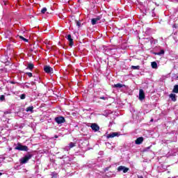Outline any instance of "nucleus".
I'll use <instances>...</instances> for the list:
<instances>
[{
	"label": "nucleus",
	"instance_id": "nucleus-38",
	"mask_svg": "<svg viewBox=\"0 0 178 178\" xmlns=\"http://www.w3.org/2000/svg\"><path fill=\"white\" fill-rule=\"evenodd\" d=\"M176 1H178V0H176Z\"/></svg>",
	"mask_w": 178,
	"mask_h": 178
},
{
	"label": "nucleus",
	"instance_id": "nucleus-31",
	"mask_svg": "<svg viewBox=\"0 0 178 178\" xmlns=\"http://www.w3.org/2000/svg\"><path fill=\"white\" fill-rule=\"evenodd\" d=\"M26 88H30V86L29 85H25Z\"/></svg>",
	"mask_w": 178,
	"mask_h": 178
},
{
	"label": "nucleus",
	"instance_id": "nucleus-25",
	"mask_svg": "<svg viewBox=\"0 0 178 178\" xmlns=\"http://www.w3.org/2000/svg\"><path fill=\"white\" fill-rule=\"evenodd\" d=\"M96 21L99 22L101 19H102V15H99L96 18H95Z\"/></svg>",
	"mask_w": 178,
	"mask_h": 178
},
{
	"label": "nucleus",
	"instance_id": "nucleus-1",
	"mask_svg": "<svg viewBox=\"0 0 178 178\" xmlns=\"http://www.w3.org/2000/svg\"><path fill=\"white\" fill-rule=\"evenodd\" d=\"M33 158V154L28 153L26 155H25L23 158H22L19 161L20 163L22 165H24V163H27L29 161H30V159Z\"/></svg>",
	"mask_w": 178,
	"mask_h": 178
},
{
	"label": "nucleus",
	"instance_id": "nucleus-33",
	"mask_svg": "<svg viewBox=\"0 0 178 178\" xmlns=\"http://www.w3.org/2000/svg\"><path fill=\"white\" fill-rule=\"evenodd\" d=\"M138 178H144V177H143V176H141V175H140V176H138Z\"/></svg>",
	"mask_w": 178,
	"mask_h": 178
},
{
	"label": "nucleus",
	"instance_id": "nucleus-27",
	"mask_svg": "<svg viewBox=\"0 0 178 178\" xmlns=\"http://www.w3.org/2000/svg\"><path fill=\"white\" fill-rule=\"evenodd\" d=\"M20 98H21V99H26V95L25 94L21 95Z\"/></svg>",
	"mask_w": 178,
	"mask_h": 178
},
{
	"label": "nucleus",
	"instance_id": "nucleus-7",
	"mask_svg": "<svg viewBox=\"0 0 178 178\" xmlns=\"http://www.w3.org/2000/svg\"><path fill=\"white\" fill-rule=\"evenodd\" d=\"M119 136H120V134H119V132H113L108 134L106 138H113L114 137H119Z\"/></svg>",
	"mask_w": 178,
	"mask_h": 178
},
{
	"label": "nucleus",
	"instance_id": "nucleus-2",
	"mask_svg": "<svg viewBox=\"0 0 178 178\" xmlns=\"http://www.w3.org/2000/svg\"><path fill=\"white\" fill-rule=\"evenodd\" d=\"M15 149H17V151H29V147L26 145H23L21 143H17V147H15Z\"/></svg>",
	"mask_w": 178,
	"mask_h": 178
},
{
	"label": "nucleus",
	"instance_id": "nucleus-15",
	"mask_svg": "<svg viewBox=\"0 0 178 178\" xmlns=\"http://www.w3.org/2000/svg\"><path fill=\"white\" fill-rule=\"evenodd\" d=\"M152 69H158V64L156 63V62L154 61L152 62Z\"/></svg>",
	"mask_w": 178,
	"mask_h": 178
},
{
	"label": "nucleus",
	"instance_id": "nucleus-28",
	"mask_svg": "<svg viewBox=\"0 0 178 178\" xmlns=\"http://www.w3.org/2000/svg\"><path fill=\"white\" fill-rule=\"evenodd\" d=\"M26 74H27L29 77H33V73L31 72H26Z\"/></svg>",
	"mask_w": 178,
	"mask_h": 178
},
{
	"label": "nucleus",
	"instance_id": "nucleus-32",
	"mask_svg": "<svg viewBox=\"0 0 178 178\" xmlns=\"http://www.w3.org/2000/svg\"><path fill=\"white\" fill-rule=\"evenodd\" d=\"M54 138H59V136H58V135H55Z\"/></svg>",
	"mask_w": 178,
	"mask_h": 178
},
{
	"label": "nucleus",
	"instance_id": "nucleus-35",
	"mask_svg": "<svg viewBox=\"0 0 178 178\" xmlns=\"http://www.w3.org/2000/svg\"><path fill=\"white\" fill-rule=\"evenodd\" d=\"M150 122H154V119L152 118V119L150 120Z\"/></svg>",
	"mask_w": 178,
	"mask_h": 178
},
{
	"label": "nucleus",
	"instance_id": "nucleus-11",
	"mask_svg": "<svg viewBox=\"0 0 178 178\" xmlns=\"http://www.w3.org/2000/svg\"><path fill=\"white\" fill-rule=\"evenodd\" d=\"M171 101H172L173 102H176V101H177V99H176V94L174 93H171L169 95Z\"/></svg>",
	"mask_w": 178,
	"mask_h": 178
},
{
	"label": "nucleus",
	"instance_id": "nucleus-30",
	"mask_svg": "<svg viewBox=\"0 0 178 178\" xmlns=\"http://www.w3.org/2000/svg\"><path fill=\"white\" fill-rule=\"evenodd\" d=\"M10 84H16V82L13 81H10Z\"/></svg>",
	"mask_w": 178,
	"mask_h": 178
},
{
	"label": "nucleus",
	"instance_id": "nucleus-34",
	"mask_svg": "<svg viewBox=\"0 0 178 178\" xmlns=\"http://www.w3.org/2000/svg\"><path fill=\"white\" fill-rule=\"evenodd\" d=\"M149 148H151V146L147 147V149H149Z\"/></svg>",
	"mask_w": 178,
	"mask_h": 178
},
{
	"label": "nucleus",
	"instance_id": "nucleus-37",
	"mask_svg": "<svg viewBox=\"0 0 178 178\" xmlns=\"http://www.w3.org/2000/svg\"><path fill=\"white\" fill-rule=\"evenodd\" d=\"M0 176H2V172H0Z\"/></svg>",
	"mask_w": 178,
	"mask_h": 178
},
{
	"label": "nucleus",
	"instance_id": "nucleus-26",
	"mask_svg": "<svg viewBox=\"0 0 178 178\" xmlns=\"http://www.w3.org/2000/svg\"><path fill=\"white\" fill-rule=\"evenodd\" d=\"M0 101H1V102L5 101V95H2L0 97Z\"/></svg>",
	"mask_w": 178,
	"mask_h": 178
},
{
	"label": "nucleus",
	"instance_id": "nucleus-3",
	"mask_svg": "<svg viewBox=\"0 0 178 178\" xmlns=\"http://www.w3.org/2000/svg\"><path fill=\"white\" fill-rule=\"evenodd\" d=\"M43 70L44 72L48 74L54 73V68L51 67L49 65H44Z\"/></svg>",
	"mask_w": 178,
	"mask_h": 178
},
{
	"label": "nucleus",
	"instance_id": "nucleus-8",
	"mask_svg": "<svg viewBox=\"0 0 178 178\" xmlns=\"http://www.w3.org/2000/svg\"><path fill=\"white\" fill-rule=\"evenodd\" d=\"M67 40L69 41V46L72 47L74 44V42H73V39L72 38V35L69 34L66 37Z\"/></svg>",
	"mask_w": 178,
	"mask_h": 178
},
{
	"label": "nucleus",
	"instance_id": "nucleus-5",
	"mask_svg": "<svg viewBox=\"0 0 178 178\" xmlns=\"http://www.w3.org/2000/svg\"><path fill=\"white\" fill-rule=\"evenodd\" d=\"M117 170L118 172H122V170L123 173H127L129 170V168L123 165H120L118 168Z\"/></svg>",
	"mask_w": 178,
	"mask_h": 178
},
{
	"label": "nucleus",
	"instance_id": "nucleus-9",
	"mask_svg": "<svg viewBox=\"0 0 178 178\" xmlns=\"http://www.w3.org/2000/svg\"><path fill=\"white\" fill-rule=\"evenodd\" d=\"M90 127L94 131H98V130H99V126L95 123L92 124Z\"/></svg>",
	"mask_w": 178,
	"mask_h": 178
},
{
	"label": "nucleus",
	"instance_id": "nucleus-29",
	"mask_svg": "<svg viewBox=\"0 0 178 178\" xmlns=\"http://www.w3.org/2000/svg\"><path fill=\"white\" fill-rule=\"evenodd\" d=\"M35 81H38L39 80H40V78H38V77H36V78H35Z\"/></svg>",
	"mask_w": 178,
	"mask_h": 178
},
{
	"label": "nucleus",
	"instance_id": "nucleus-17",
	"mask_svg": "<svg viewBox=\"0 0 178 178\" xmlns=\"http://www.w3.org/2000/svg\"><path fill=\"white\" fill-rule=\"evenodd\" d=\"M172 92H175V94H178V85H175L174 86Z\"/></svg>",
	"mask_w": 178,
	"mask_h": 178
},
{
	"label": "nucleus",
	"instance_id": "nucleus-23",
	"mask_svg": "<svg viewBox=\"0 0 178 178\" xmlns=\"http://www.w3.org/2000/svg\"><path fill=\"white\" fill-rule=\"evenodd\" d=\"M99 99H103V101H108V97H100Z\"/></svg>",
	"mask_w": 178,
	"mask_h": 178
},
{
	"label": "nucleus",
	"instance_id": "nucleus-6",
	"mask_svg": "<svg viewBox=\"0 0 178 178\" xmlns=\"http://www.w3.org/2000/svg\"><path fill=\"white\" fill-rule=\"evenodd\" d=\"M139 99L140 101L145 99V93L144 92V90L143 89L139 90Z\"/></svg>",
	"mask_w": 178,
	"mask_h": 178
},
{
	"label": "nucleus",
	"instance_id": "nucleus-21",
	"mask_svg": "<svg viewBox=\"0 0 178 178\" xmlns=\"http://www.w3.org/2000/svg\"><path fill=\"white\" fill-rule=\"evenodd\" d=\"M19 38H20V40H22L25 42H29V40L26 39V38H24V37L22 36V35L19 36Z\"/></svg>",
	"mask_w": 178,
	"mask_h": 178
},
{
	"label": "nucleus",
	"instance_id": "nucleus-36",
	"mask_svg": "<svg viewBox=\"0 0 178 178\" xmlns=\"http://www.w3.org/2000/svg\"><path fill=\"white\" fill-rule=\"evenodd\" d=\"M34 84H35V82H32V86L34 85Z\"/></svg>",
	"mask_w": 178,
	"mask_h": 178
},
{
	"label": "nucleus",
	"instance_id": "nucleus-19",
	"mask_svg": "<svg viewBox=\"0 0 178 178\" xmlns=\"http://www.w3.org/2000/svg\"><path fill=\"white\" fill-rule=\"evenodd\" d=\"M97 19H95V18H92V19H91V24H92V26H95V24H97Z\"/></svg>",
	"mask_w": 178,
	"mask_h": 178
},
{
	"label": "nucleus",
	"instance_id": "nucleus-13",
	"mask_svg": "<svg viewBox=\"0 0 178 178\" xmlns=\"http://www.w3.org/2000/svg\"><path fill=\"white\" fill-rule=\"evenodd\" d=\"M125 86L121 83H116L114 84L113 87L114 88H122V87H124Z\"/></svg>",
	"mask_w": 178,
	"mask_h": 178
},
{
	"label": "nucleus",
	"instance_id": "nucleus-16",
	"mask_svg": "<svg viewBox=\"0 0 178 178\" xmlns=\"http://www.w3.org/2000/svg\"><path fill=\"white\" fill-rule=\"evenodd\" d=\"M33 109H34V107L33 106H31L27 107L26 111V112H31V113H33Z\"/></svg>",
	"mask_w": 178,
	"mask_h": 178
},
{
	"label": "nucleus",
	"instance_id": "nucleus-24",
	"mask_svg": "<svg viewBox=\"0 0 178 178\" xmlns=\"http://www.w3.org/2000/svg\"><path fill=\"white\" fill-rule=\"evenodd\" d=\"M47 8H42V10H41V13H42V14H44V13H46V12H47Z\"/></svg>",
	"mask_w": 178,
	"mask_h": 178
},
{
	"label": "nucleus",
	"instance_id": "nucleus-10",
	"mask_svg": "<svg viewBox=\"0 0 178 178\" xmlns=\"http://www.w3.org/2000/svg\"><path fill=\"white\" fill-rule=\"evenodd\" d=\"M143 141H144L143 137H139L135 140V143L138 145H140V144H143Z\"/></svg>",
	"mask_w": 178,
	"mask_h": 178
},
{
	"label": "nucleus",
	"instance_id": "nucleus-18",
	"mask_svg": "<svg viewBox=\"0 0 178 178\" xmlns=\"http://www.w3.org/2000/svg\"><path fill=\"white\" fill-rule=\"evenodd\" d=\"M131 68L133 69V70H140V65H132Z\"/></svg>",
	"mask_w": 178,
	"mask_h": 178
},
{
	"label": "nucleus",
	"instance_id": "nucleus-12",
	"mask_svg": "<svg viewBox=\"0 0 178 178\" xmlns=\"http://www.w3.org/2000/svg\"><path fill=\"white\" fill-rule=\"evenodd\" d=\"M26 69H29V70H33V69H34V64L31 63H28Z\"/></svg>",
	"mask_w": 178,
	"mask_h": 178
},
{
	"label": "nucleus",
	"instance_id": "nucleus-4",
	"mask_svg": "<svg viewBox=\"0 0 178 178\" xmlns=\"http://www.w3.org/2000/svg\"><path fill=\"white\" fill-rule=\"evenodd\" d=\"M54 120L56 123H58V124H62V123H65V122H66L65 117L63 116L55 118Z\"/></svg>",
	"mask_w": 178,
	"mask_h": 178
},
{
	"label": "nucleus",
	"instance_id": "nucleus-22",
	"mask_svg": "<svg viewBox=\"0 0 178 178\" xmlns=\"http://www.w3.org/2000/svg\"><path fill=\"white\" fill-rule=\"evenodd\" d=\"M75 23H76V26L79 27V29L80 26H81V23L80 22V21L75 20Z\"/></svg>",
	"mask_w": 178,
	"mask_h": 178
},
{
	"label": "nucleus",
	"instance_id": "nucleus-20",
	"mask_svg": "<svg viewBox=\"0 0 178 178\" xmlns=\"http://www.w3.org/2000/svg\"><path fill=\"white\" fill-rule=\"evenodd\" d=\"M74 147H76V143H73V142L70 143L69 144L70 149L73 148Z\"/></svg>",
	"mask_w": 178,
	"mask_h": 178
},
{
	"label": "nucleus",
	"instance_id": "nucleus-14",
	"mask_svg": "<svg viewBox=\"0 0 178 178\" xmlns=\"http://www.w3.org/2000/svg\"><path fill=\"white\" fill-rule=\"evenodd\" d=\"M154 55H159V56H161V55L165 54V50L161 49V50L160 51V52H154Z\"/></svg>",
	"mask_w": 178,
	"mask_h": 178
}]
</instances>
